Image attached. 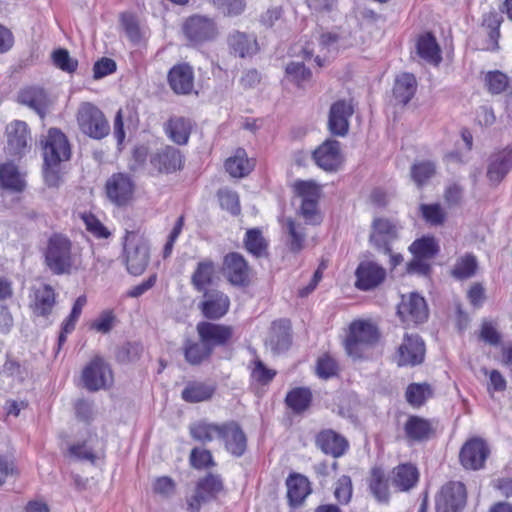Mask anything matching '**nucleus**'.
I'll use <instances>...</instances> for the list:
<instances>
[{
	"instance_id": "f257e3e1",
	"label": "nucleus",
	"mask_w": 512,
	"mask_h": 512,
	"mask_svg": "<svg viewBox=\"0 0 512 512\" xmlns=\"http://www.w3.org/2000/svg\"><path fill=\"white\" fill-rule=\"evenodd\" d=\"M45 264L55 275L72 274L82 267L81 255L74 249L70 239L62 234H53L44 250Z\"/></svg>"
},
{
	"instance_id": "f03ea898",
	"label": "nucleus",
	"mask_w": 512,
	"mask_h": 512,
	"mask_svg": "<svg viewBox=\"0 0 512 512\" xmlns=\"http://www.w3.org/2000/svg\"><path fill=\"white\" fill-rule=\"evenodd\" d=\"M378 339V330L372 322L367 320L353 321L344 341L346 353L353 359L363 358L368 350L377 343Z\"/></svg>"
},
{
	"instance_id": "7ed1b4c3",
	"label": "nucleus",
	"mask_w": 512,
	"mask_h": 512,
	"mask_svg": "<svg viewBox=\"0 0 512 512\" xmlns=\"http://www.w3.org/2000/svg\"><path fill=\"white\" fill-rule=\"evenodd\" d=\"M45 178L49 184H55L53 170L60 162L70 157V147L66 136L58 129H50L43 147Z\"/></svg>"
},
{
	"instance_id": "20e7f679",
	"label": "nucleus",
	"mask_w": 512,
	"mask_h": 512,
	"mask_svg": "<svg viewBox=\"0 0 512 512\" xmlns=\"http://www.w3.org/2000/svg\"><path fill=\"white\" fill-rule=\"evenodd\" d=\"M76 121L80 131L93 139H103L110 132V125L104 113L93 103H80Z\"/></svg>"
},
{
	"instance_id": "39448f33",
	"label": "nucleus",
	"mask_w": 512,
	"mask_h": 512,
	"mask_svg": "<svg viewBox=\"0 0 512 512\" xmlns=\"http://www.w3.org/2000/svg\"><path fill=\"white\" fill-rule=\"evenodd\" d=\"M124 256L127 269L133 275H140L149 262V244L145 236L137 231L126 233Z\"/></svg>"
},
{
	"instance_id": "423d86ee",
	"label": "nucleus",
	"mask_w": 512,
	"mask_h": 512,
	"mask_svg": "<svg viewBox=\"0 0 512 512\" xmlns=\"http://www.w3.org/2000/svg\"><path fill=\"white\" fill-rule=\"evenodd\" d=\"M81 380L87 390L98 391L112 384L113 375L103 358L96 356L83 368Z\"/></svg>"
},
{
	"instance_id": "0eeeda50",
	"label": "nucleus",
	"mask_w": 512,
	"mask_h": 512,
	"mask_svg": "<svg viewBox=\"0 0 512 512\" xmlns=\"http://www.w3.org/2000/svg\"><path fill=\"white\" fill-rule=\"evenodd\" d=\"M185 36L194 44L214 40L218 35V27L213 18L203 15L189 17L184 25Z\"/></svg>"
},
{
	"instance_id": "6e6552de",
	"label": "nucleus",
	"mask_w": 512,
	"mask_h": 512,
	"mask_svg": "<svg viewBox=\"0 0 512 512\" xmlns=\"http://www.w3.org/2000/svg\"><path fill=\"white\" fill-rule=\"evenodd\" d=\"M397 313L401 321L409 326L426 321L428 318V307L421 295L411 292L408 295H402Z\"/></svg>"
},
{
	"instance_id": "1a4fd4ad",
	"label": "nucleus",
	"mask_w": 512,
	"mask_h": 512,
	"mask_svg": "<svg viewBox=\"0 0 512 512\" xmlns=\"http://www.w3.org/2000/svg\"><path fill=\"white\" fill-rule=\"evenodd\" d=\"M7 152L22 157L29 152L32 144L31 131L26 122L14 120L6 126Z\"/></svg>"
},
{
	"instance_id": "9d476101",
	"label": "nucleus",
	"mask_w": 512,
	"mask_h": 512,
	"mask_svg": "<svg viewBox=\"0 0 512 512\" xmlns=\"http://www.w3.org/2000/svg\"><path fill=\"white\" fill-rule=\"evenodd\" d=\"M466 503V489L461 482L444 485L436 497L437 512H459Z\"/></svg>"
},
{
	"instance_id": "9b49d317",
	"label": "nucleus",
	"mask_w": 512,
	"mask_h": 512,
	"mask_svg": "<svg viewBox=\"0 0 512 512\" xmlns=\"http://www.w3.org/2000/svg\"><path fill=\"white\" fill-rule=\"evenodd\" d=\"M425 345L418 335L406 334L398 348L396 361L398 366H415L423 362Z\"/></svg>"
},
{
	"instance_id": "f8f14e48",
	"label": "nucleus",
	"mask_w": 512,
	"mask_h": 512,
	"mask_svg": "<svg viewBox=\"0 0 512 512\" xmlns=\"http://www.w3.org/2000/svg\"><path fill=\"white\" fill-rule=\"evenodd\" d=\"M135 185L127 174H113L106 182V194L109 200L118 206L127 204L134 193Z\"/></svg>"
},
{
	"instance_id": "ddd939ff",
	"label": "nucleus",
	"mask_w": 512,
	"mask_h": 512,
	"mask_svg": "<svg viewBox=\"0 0 512 512\" xmlns=\"http://www.w3.org/2000/svg\"><path fill=\"white\" fill-rule=\"evenodd\" d=\"M197 332L200 340L209 347L211 352L214 347L225 345L233 335V329L230 326L211 322L198 323Z\"/></svg>"
},
{
	"instance_id": "4468645a",
	"label": "nucleus",
	"mask_w": 512,
	"mask_h": 512,
	"mask_svg": "<svg viewBox=\"0 0 512 512\" xmlns=\"http://www.w3.org/2000/svg\"><path fill=\"white\" fill-rule=\"evenodd\" d=\"M354 110L350 101L335 102L329 112L328 128L336 136H345L349 129V118Z\"/></svg>"
},
{
	"instance_id": "2eb2a0df",
	"label": "nucleus",
	"mask_w": 512,
	"mask_h": 512,
	"mask_svg": "<svg viewBox=\"0 0 512 512\" xmlns=\"http://www.w3.org/2000/svg\"><path fill=\"white\" fill-rule=\"evenodd\" d=\"M223 274L232 285L245 286L249 283L247 262L238 253H230L224 257Z\"/></svg>"
},
{
	"instance_id": "dca6fc26",
	"label": "nucleus",
	"mask_w": 512,
	"mask_h": 512,
	"mask_svg": "<svg viewBox=\"0 0 512 512\" xmlns=\"http://www.w3.org/2000/svg\"><path fill=\"white\" fill-rule=\"evenodd\" d=\"M316 164L326 171L336 170L343 161L340 142L326 140L313 153Z\"/></svg>"
},
{
	"instance_id": "f3484780",
	"label": "nucleus",
	"mask_w": 512,
	"mask_h": 512,
	"mask_svg": "<svg viewBox=\"0 0 512 512\" xmlns=\"http://www.w3.org/2000/svg\"><path fill=\"white\" fill-rule=\"evenodd\" d=\"M199 307L206 318L219 319L228 312L230 299L222 291L208 290L203 292V301Z\"/></svg>"
},
{
	"instance_id": "a211bd4d",
	"label": "nucleus",
	"mask_w": 512,
	"mask_h": 512,
	"mask_svg": "<svg viewBox=\"0 0 512 512\" xmlns=\"http://www.w3.org/2000/svg\"><path fill=\"white\" fill-rule=\"evenodd\" d=\"M355 274L356 287L364 291L375 288L381 284L386 277L385 269L373 261L361 262Z\"/></svg>"
},
{
	"instance_id": "6ab92c4d",
	"label": "nucleus",
	"mask_w": 512,
	"mask_h": 512,
	"mask_svg": "<svg viewBox=\"0 0 512 512\" xmlns=\"http://www.w3.org/2000/svg\"><path fill=\"white\" fill-rule=\"evenodd\" d=\"M486 443L481 439H472L462 447L460 461L464 468L477 470L483 467L488 456Z\"/></svg>"
},
{
	"instance_id": "aec40b11",
	"label": "nucleus",
	"mask_w": 512,
	"mask_h": 512,
	"mask_svg": "<svg viewBox=\"0 0 512 512\" xmlns=\"http://www.w3.org/2000/svg\"><path fill=\"white\" fill-rule=\"evenodd\" d=\"M338 41L339 37L337 34L332 32L322 33L317 37V53L313 43H307V45L302 49L303 56L305 59H310L315 55V62L318 66L322 67L325 62L326 54L338 48Z\"/></svg>"
},
{
	"instance_id": "412c9836",
	"label": "nucleus",
	"mask_w": 512,
	"mask_h": 512,
	"mask_svg": "<svg viewBox=\"0 0 512 512\" xmlns=\"http://www.w3.org/2000/svg\"><path fill=\"white\" fill-rule=\"evenodd\" d=\"M223 488L222 480L219 476L209 474L201 479L195 491V494L188 501L191 511L196 512L199 510L201 503L213 497L220 492Z\"/></svg>"
},
{
	"instance_id": "4be33fe9",
	"label": "nucleus",
	"mask_w": 512,
	"mask_h": 512,
	"mask_svg": "<svg viewBox=\"0 0 512 512\" xmlns=\"http://www.w3.org/2000/svg\"><path fill=\"white\" fill-rule=\"evenodd\" d=\"M512 168V149H504L491 156L487 178L491 184H499Z\"/></svg>"
},
{
	"instance_id": "5701e85b",
	"label": "nucleus",
	"mask_w": 512,
	"mask_h": 512,
	"mask_svg": "<svg viewBox=\"0 0 512 512\" xmlns=\"http://www.w3.org/2000/svg\"><path fill=\"white\" fill-rule=\"evenodd\" d=\"M168 82L177 94H189L194 87V73L188 64H178L171 68Z\"/></svg>"
},
{
	"instance_id": "b1692460",
	"label": "nucleus",
	"mask_w": 512,
	"mask_h": 512,
	"mask_svg": "<svg viewBox=\"0 0 512 512\" xmlns=\"http://www.w3.org/2000/svg\"><path fill=\"white\" fill-rule=\"evenodd\" d=\"M396 238V226L387 219L377 218L372 224L370 241L384 253H390V243Z\"/></svg>"
},
{
	"instance_id": "393cba45",
	"label": "nucleus",
	"mask_w": 512,
	"mask_h": 512,
	"mask_svg": "<svg viewBox=\"0 0 512 512\" xmlns=\"http://www.w3.org/2000/svg\"><path fill=\"white\" fill-rule=\"evenodd\" d=\"M18 102L35 111L43 118L50 106V100L42 88L27 87L18 94Z\"/></svg>"
},
{
	"instance_id": "a878e982",
	"label": "nucleus",
	"mask_w": 512,
	"mask_h": 512,
	"mask_svg": "<svg viewBox=\"0 0 512 512\" xmlns=\"http://www.w3.org/2000/svg\"><path fill=\"white\" fill-rule=\"evenodd\" d=\"M225 431L220 440L225 444L227 451L234 456H241L246 449V436L235 422L224 424Z\"/></svg>"
},
{
	"instance_id": "bb28decb",
	"label": "nucleus",
	"mask_w": 512,
	"mask_h": 512,
	"mask_svg": "<svg viewBox=\"0 0 512 512\" xmlns=\"http://www.w3.org/2000/svg\"><path fill=\"white\" fill-rule=\"evenodd\" d=\"M151 163L159 172L171 173L180 169L182 156L178 149L167 146L152 157Z\"/></svg>"
},
{
	"instance_id": "cd10ccee",
	"label": "nucleus",
	"mask_w": 512,
	"mask_h": 512,
	"mask_svg": "<svg viewBox=\"0 0 512 512\" xmlns=\"http://www.w3.org/2000/svg\"><path fill=\"white\" fill-rule=\"evenodd\" d=\"M418 56L425 62L437 66L441 60V49L431 33L420 35L416 43Z\"/></svg>"
},
{
	"instance_id": "c85d7f7f",
	"label": "nucleus",
	"mask_w": 512,
	"mask_h": 512,
	"mask_svg": "<svg viewBox=\"0 0 512 512\" xmlns=\"http://www.w3.org/2000/svg\"><path fill=\"white\" fill-rule=\"evenodd\" d=\"M216 268L213 261L204 259L197 263V266L191 276L193 288L200 293L208 291V286L213 283Z\"/></svg>"
},
{
	"instance_id": "c756f323",
	"label": "nucleus",
	"mask_w": 512,
	"mask_h": 512,
	"mask_svg": "<svg viewBox=\"0 0 512 512\" xmlns=\"http://www.w3.org/2000/svg\"><path fill=\"white\" fill-rule=\"evenodd\" d=\"M316 442L324 453L333 457L342 456L348 448L346 439L332 430L321 432L317 436Z\"/></svg>"
},
{
	"instance_id": "7c9ffc66",
	"label": "nucleus",
	"mask_w": 512,
	"mask_h": 512,
	"mask_svg": "<svg viewBox=\"0 0 512 512\" xmlns=\"http://www.w3.org/2000/svg\"><path fill=\"white\" fill-rule=\"evenodd\" d=\"M230 49L240 57L255 54L258 51L256 38L243 32L234 31L228 36Z\"/></svg>"
},
{
	"instance_id": "2f4dec72",
	"label": "nucleus",
	"mask_w": 512,
	"mask_h": 512,
	"mask_svg": "<svg viewBox=\"0 0 512 512\" xmlns=\"http://www.w3.org/2000/svg\"><path fill=\"white\" fill-rule=\"evenodd\" d=\"M287 496L292 505H299L310 494V483L300 474L290 475L286 481Z\"/></svg>"
},
{
	"instance_id": "473e14b6",
	"label": "nucleus",
	"mask_w": 512,
	"mask_h": 512,
	"mask_svg": "<svg viewBox=\"0 0 512 512\" xmlns=\"http://www.w3.org/2000/svg\"><path fill=\"white\" fill-rule=\"evenodd\" d=\"M368 487L379 503H388L390 497L388 478L381 468L375 467L371 470Z\"/></svg>"
},
{
	"instance_id": "72a5a7b5",
	"label": "nucleus",
	"mask_w": 512,
	"mask_h": 512,
	"mask_svg": "<svg viewBox=\"0 0 512 512\" xmlns=\"http://www.w3.org/2000/svg\"><path fill=\"white\" fill-rule=\"evenodd\" d=\"M266 345L272 351L279 353L288 349L290 345L289 326L286 321L274 322Z\"/></svg>"
},
{
	"instance_id": "f704fd0d",
	"label": "nucleus",
	"mask_w": 512,
	"mask_h": 512,
	"mask_svg": "<svg viewBox=\"0 0 512 512\" xmlns=\"http://www.w3.org/2000/svg\"><path fill=\"white\" fill-rule=\"evenodd\" d=\"M416 79L410 73H402L397 76L393 88L395 100L402 105L407 104L416 92Z\"/></svg>"
},
{
	"instance_id": "c9c22d12",
	"label": "nucleus",
	"mask_w": 512,
	"mask_h": 512,
	"mask_svg": "<svg viewBox=\"0 0 512 512\" xmlns=\"http://www.w3.org/2000/svg\"><path fill=\"white\" fill-rule=\"evenodd\" d=\"M392 483L399 491H408L414 487L418 481L419 473L415 466L411 464H401L394 468Z\"/></svg>"
},
{
	"instance_id": "e433bc0d",
	"label": "nucleus",
	"mask_w": 512,
	"mask_h": 512,
	"mask_svg": "<svg viewBox=\"0 0 512 512\" xmlns=\"http://www.w3.org/2000/svg\"><path fill=\"white\" fill-rule=\"evenodd\" d=\"M224 431V424L210 423L207 421H199L190 426L191 436L195 440L203 443L220 439Z\"/></svg>"
},
{
	"instance_id": "4c0bfd02",
	"label": "nucleus",
	"mask_w": 512,
	"mask_h": 512,
	"mask_svg": "<svg viewBox=\"0 0 512 512\" xmlns=\"http://www.w3.org/2000/svg\"><path fill=\"white\" fill-rule=\"evenodd\" d=\"M191 129V121L183 117L171 118L165 126V131L168 137L179 145H183L188 142Z\"/></svg>"
},
{
	"instance_id": "58836bf2",
	"label": "nucleus",
	"mask_w": 512,
	"mask_h": 512,
	"mask_svg": "<svg viewBox=\"0 0 512 512\" xmlns=\"http://www.w3.org/2000/svg\"><path fill=\"white\" fill-rule=\"evenodd\" d=\"M253 167V162L248 159L243 149H238L235 155L228 158L225 163L226 171L235 178L245 177L252 171Z\"/></svg>"
},
{
	"instance_id": "ea45409f",
	"label": "nucleus",
	"mask_w": 512,
	"mask_h": 512,
	"mask_svg": "<svg viewBox=\"0 0 512 512\" xmlns=\"http://www.w3.org/2000/svg\"><path fill=\"white\" fill-rule=\"evenodd\" d=\"M282 227L288 235V245L293 252H299L304 247L306 238L305 228L301 223L295 222L291 218H286L282 222Z\"/></svg>"
},
{
	"instance_id": "a19ab883",
	"label": "nucleus",
	"mask_w": 512,
	"mask_h": 512,
	"mask_svg": "<svg viewBox=\"0 0 512 512\" xmlns=\"http://www.w3.org/2000/svg\"><path fill=\"white\" fill-rule=\"evenodd\" d=\"M0 183L3 187L14 191H22L25 187L23 176L16 165L11 162L0 167Z\"/></svg>"
},
{
	"instance_id": "79ce46f5",
	"label": "nucleus",
	"mask_w": 512,
	"mask_h": 512,
	"mask_svg": "<svg viewBox=\"0 0 512 512\" xmlns=\"http://www.w3.org/2000/svg\"><path fill=\"white\" fill-rule=\"evenodd\" d=\"M215 391L213 385L203 382L188 383L182 391V399L189 403H197L210 399Z\"/></svg>"
},
{
	"instance_id": "37998d69",
	"label": "nucleus",
	"mask_w": 512,
	"mask_h": 512,
	"mask_svg": "<svg viewBox=\"0 0 512 512\" xmlns=\"http://www.w3.org/2000/svg\"><path fill=\"white\" fill-rule=\"evenodd\" d=\"M55 304V293L51 286L43 285L35 291L34 313L48 315Z\"/></svg>"
},
{
	"instance_id": "c03bdc74",
	"label": "nucleus",
	"mask_w": 512,
	"mask_h": 512,
	"mask_svg": "<svg viewBox=\"0 0 512 512\" xmlns=\"http://www.w3.org/2000/svg\"><path fill=\"white\" fill-rule=\"evenodd\" d=\"M405 432L408 438L416 441L427 439L432 432L430 423L422 418L410 417L405 424Z\"/></svg>"
},
{
	"instance_id": "a18cd8bd",
	"label": "nucleus",
	"mask_w": 512,
	"mask_h": 512,
	"mask_svg": "<svg viewBox=\"0 0 512 512\" xmlns=\"http://www.w3.org/2000/svg\"><path fill=\"white\" fill-rule=\"evenodd\" d=\"M409 249L414 257L429 259L436 255L439 247L434 237L425 236L415 240Z\"/></svg>"
},
{
	"instance_id": "49530a36",
	"label": "nucleus",
	"mask_w": 512,
	"mask_h": 512,
	"mask_svg": "<svg viewBox=\"0 0 512 512\" xmlns=\"http://www.w3.org/2000/svg\"><path fill=\"white\" fill-rule=\"evenodd\" d=\"M211 351L209 347H206L203 342L187 341L184 346V355L188 363L192 365L200 364L205 360Z\"/></svg>"
},
{
	"instance_id": "de8ad7c7",
	"label": "nucleus",
	"mask_w": 512,
	"mask_h": 512,
	"mask_svg": "<svg viewBox=\"0 0 512 512\" xmlns=\"http://www.w3.org/2000/svg\"><path fill=\"white\" fill-rule=\"evenodd\" d=\"M311 392L307 388H295L286 396L287 405L296 412L305 410L311 401Z\"/></svg>"
},
{
	"instance_id": "09e8293b",
	"label": "nucleus",
	"mask_w": 512,
	"mask_h": 512,
	"mask_svg": "<svg viewBox=\"0 0 512 512\" xmlns=\"http://www.w3.org/2000/svg\"><path fill=\"white\" fill-rule=\"evenodd\" d=\"M431 396V387L426 383H412L406 390V399L408 403L415 407L421 406Z\"/></svg>"
},
{
	"instance_id": "8fccbe9b",
	"label": "nucleus",
	"mask_w": 512,
	"mask_h": 512,
	"mask_svg": "<svg viewBox=\"0 0 512 512\" xmlns=\"http://www.w3.org/2000/svg\"><path fill=\"white\" fill-rule=\"evenodd\" d=\"M245 247L257 257L266 253L267 243L259 229H250L246 232Z\"/></svg>"
},
{
	"instance_id": "3c124183",
	"label": "nucleus",
	"mask_w": 512,
	"mask_h": 512,
	"mask_svg": "<svg viewBox=\"0 0 512 512\" xmlns=\"http://www.w3.org/2000/svg\"><path fill=\"white\" fill-rule=\"evenodd\" d=\"M477 269L476 257L467 254L457 260L452 270V275L458 279H466L472 277Z\"/></svg>"
},
{
	"instance_id": "603ef678",
	"label": "nucleus",
	"mask_w": 512,
	"mask_h": 512,
	"mask_svg": "<svg viewBox=\"0 0 512 512\" xmlns=\"http://www.w3.org/2000/svg\"><path fill=\"white\" fill-rule=\"evenodd\" d=\"M484 81L485 86L491 94H500L504 92L509 84L507 75L498 70L486 73Z\"/></svg>"
},
{
	"instance_id": "864d4df0",
	"label": "nucleus",
	"mask_w": 512,
	"mask_h": 512,
	"mask_svg": "<svg viewBox=\"0 0 512 512\" xmlns=\"http://www.w3.org/2000/svg\"><path fill=\"white\" fill-rule=\"evenodd\" d=\"M286 77L294 82L297 86H302L306 82H308L311 78V72L307 69L303 63L300 62H290L287 64L286 69Z\"/></svg>"
},
{
	"instance_id": "5fc2aeb1",
	"label": "nucleus",
	"mask_w": 512,
	"mask_h": 512,
	"mask_svg": "<svg viewBox=\"0 0 512 512\" xmlns=\"http://www.w3.org/2000/svg\"><path fill=\"white\" fill-rule=\"evenodd\" d=\"M209 2L225 16H238L246 7L245 0H209Z\"/></svg>"
},
{
	"instance_id": "6e6d98bb",
	"label": "nucleus",
	"mask_w": 512,
	"mask_h": 512,
	"mask_svg": "<svg viewBox=\"0 0 512 512\" xmlns=\"http://www.w3.org/2000/svg\"><path fill=\"white\" fill-rule=\"evenodd\" d=\"M296 194L304 200L319 199L321 188L312 180H298L293 184Z\"/></svg>"
},
{
	"instance_id": "4d7b16f0",
	"label": "nucleus",
	"mask_w": 512,
	"mask_h": 512,
	"mask_svg": "<svg viewBox=\"0 0 512 512\" xmlns=\"http://www.w3.org/2000/svg\"><path fill=\"white\" fill-rule=\"evenodd\" d=\"M420 211L425 221L431 225H441L445 221L446 213L440 204H422Z\"/></svg>"
},
{
	"instance_id": "13d9d810",
	"label": "nucleus",
	"mask_w": 512,
	"mask_h": 512,
	"mask_svg": "<svg viewBox=\"0 0 512 512\" xmlns=\"http://www.w3.org/2000/svg\"><path fill=\"white\" fill-rule=\"evenodd\" d=\"M52 59L54 65L62 71L72 73L78 66V61L69 55L65 49H58L53 52Z\"/></svg>"
},
{
	"instance_id": "bf43d9fd",
	"label": "nucleus",
	"mask_w": 512,
	"mask_h": 512,
	"mask_svg": "<svg viewBox=\"0 0 512 512\" xmlns=\"http://www.w3.org/2000/svg\"><path fill=\"white\" fill-rule=\"evenodd\" d=\"M121 21L128 38L133 43H139L143 38V32L135 17L131 14H123Z\"/></svg>"
},
{
	"instance_id": "052dcab7",
	"label": "nucleus",
	"mask_w": 512,
	"mask_h": 512,
	"mask_svg": "<svg viewBox=\"0 0 512 512\" xmlns=\"http://www.w3.org/2000/svg\"><path fill=\"white\" fill-rule=\"evenodd\" d=\"M352 481L349 476H341L335 485L334 496L341 504H347L352 497Z\"/></svg>"
},
{
	"instance_id": "680f3d73",
	"label": "nucleus",
	"mask_w": 512,
	"mask_h": 512,
	"mask_svg": "<svg viewBox=\"0 0 512 512\" xmlns=\"http://www.w3.org/2000/svg\"><path fill=\"white\" fill-rule=\"evenodd\" d=\"M218 198L222 208L232 214H238L240 212L239 197L236 192L227 189L220 190L218 192Z\"/></svg>"
},
{
	"instance_id": "e2e57ef3",
	"label": "nucleus",
	"mask_w": 512,
	"mask_h": 512,
	"mask_svg": "<svg viewBox=\"0 0 512 512\" xmlns=\"http://www.w3.org/2000/svg\"><path fill=\"white\" fill-rule=\"evenodd\" d=\"M435 173V166L432 162H421L412 167V178L418 184L422 185Z\"/></svg>"
},
{
	"instance_id": "0e129e2a",
	"label": "nucleus",
	"mask_w": 512,
	"mask_h": 512,
	"mask_svg": "<svg viewBox=\"0 0 512 512\" xmlns=\"http://www.w3.org/2000/svg\"><path fill=\"white\" fill-rule=\"evenodd\" d=\"M115 323V315L112 311H103L90 325L92 330L106 334L113 328Z\"/></svg>"
},
{
	"instance_id": "69168bd1",
	"label": "nucleus",
	"mask_w": 512,
	"mask_h": 512,
	"mask_svg": "<svg viewBox=\"0 0 512 512\" xmlns=\"http://www.w3.org/2000/svg\"><path fill=\"white\" fill-rule=\"evenodd\" d=\"M336 361L329 355L321 356L317 361L316 372L320 378H330L337 372Z\"/></svg>"
},
{
	"instance_id": "338daca9",
	"label": "nucleus",
	"mask_w": 512,
	"mask_h": 512,
	"mask_svg": "<svg viewBox=\"0 0 512 512\" xmlns=\"http://www.w3.org/2000/svg\"><path fill=\"white\" fill-rule=\"evenodd\" d=\"M82 219L86 229L94 236L99 238H107L110 235L106 227H104V225L94 215L84 214Z\"/></svg>"
},
{
	"instance_id": "774afa93",
	"label": "nucleus",
	"mask_w": 512,
	"mask_h": 512,
	"mask_svg": "<svg viewBox=\"0 0 512 512\" xmlns=\"http://www.w3.org/2000/svg\"><path fill=\"white\" fill-rule=\"evenodd\" d=\"M116 62L107 57H103L98 60L93 67V77L94 79H101L106 77L116 71Z\"/></svg>"
}]
</instances>
